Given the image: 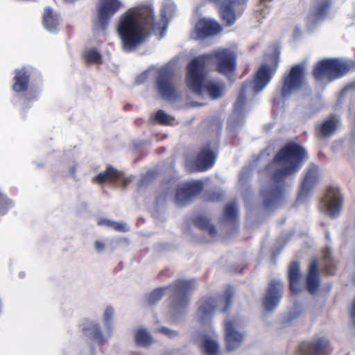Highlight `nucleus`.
<instances>
[{
  "label": "nucleus",
  "instance_id": "nucleus-41",
  "mask_svg": "<svg viewBox=\"0 0 355 355\" xmlns=\"http://www.w3.org/2000/svg\"><path fill=\"white\" fill-rule=\"evenodd\" d=\"M119 241H124L125 243H127V240L125 239H119Z\"/></svg>",
  "mask_w": 355,
  "mask_h": 355
},
{
  "label": "nucleus",
  "instance_id": "nucleus-39",
  "mask_svg": "<svg viewBox=\"0 0 355 355\" xmlns=\"http://www.w3.org/2000/svg\"><path fill=\"white\" fill-rule=\"evenodd\" d=\"M221 195L219 193H214L212 196L209 197L210 200L211 201H217L220 200Z\"/></svg>",
  "mask_w": 355,
  "mask_h": 355
},
{
  "label": "nucleus",
  "instance_id": "nucleus-25",
  "mask_svg": "<svg viewBox=\"0 0 355 355\" xmlns=\"http://www.w3.org/2000/svg\"><path fill=\"white\" fill-rule=\"evenodd\" d=\"M43 25L50 32L54 31L59 24V15L51 8H46L43 15Z\"/></svg>",
  "mask_w": 355,
  "mask_h": 355
},
{
  "label": "nucleus",
  "instance_id": "nucleus-11",
  "mask_svg": "<svg viewBox=\"0 0 355 355\" xmlns=\"http://www.w3.org/2000/svg\"><path fill=\"white\" fill-rule=\"evenodd\" d=\"M121 6L119 0H100L98 13L94 21V27L97 30H103L108 20L116 12Z\"/></svg>",
  "mask_w": 355,
  "mask_h": 355
},
{
  "label": "nucleus",
  "instance_id": "nucleus-34",
  "mask_svg": "<svg viewBox=\"0 0 355 355\" xmlns=\"http://www.w3.org/2000/svg\"><path fill=\"white\" fill-rule=\"evenodd\" d=\"M237 215L236 207L234 204L231 203L226 205L225 208V216L227 219L232 220L236 218Z\"/></svg>",
  "mask_w": 355,
  "mask_h": 355
},
{
  "label": "nucleus",
  "instance_id": "nucleus-32",
  "mask_svg": "<svg viewBox=\"0 0 355 355\" xmlns=\"http://www.w3.org/2000/svg\"><path fill=\"white\" fill-rule=\"evenodd\" d=\"M155 331L160 333L168 338H174L178 336L179 332L173 329H170L166 327H158L155 329Z\"/></svg>",
  "mask_w": 355,
  "mask_h": 355
},
{
  "label": "nucleus",
  "instance_id": "nucleus-19",
  "mask_svg": "<svg viewBox=\"0 0 355 355\" xmlns=\"http://www.w3.org/2000/svg\"><path fill=\"white\" fill-rule=\"evenodd\" d=\"M214 153L207 148H205L198 155L196 160V166L199 171H205L211 167L215 162Z\"/></svg>",
  "mask_w": 355,
  "mask_h": 355
},
{
  "label": "nucleus",
  "instance_id": "nucleus-36",
  "mask_svg": "<svg viewBox=\"0 0 355 355\" xmlns=\"http://www.w3.org/2000/svg\"><path fill=\"white\" fill-rule=\"evenodd\" d=\"M112 228L119 232H127L130 231V227L126 223L123 221L114 220Z\"/></svg>",
  "mask_w": 355,
  "mask_h": 355
},
{
  "label": "nucleus",
  "instance_id": "nucleus-6",
  "mask_svg": "<svg viewBox=\"0 0 355 355\" xmlns=\"http://www.w3.org/2000/svg\"><path fill=\"white\" fill-rule=\"evenodd\" d=\"M355 69L354 61L340 59H324L315 67L313 75L318 80L331 81L344 76L347 71Z\"/></svg>",
  "mask_w": 355,
  "mask_h": 355
},
{
  "label": "nucleus",
  "instance_id": "nucleus-23",
  "mask_svg": "<svg viewBox=\"0 0 355 355\" xmlns=\"http://www.w3.org/2000/svg\"><path fill=\"white\" fill-rule=\"evenodd\" d=\"M84 334L92 340L101 343L103 340L99 324L92 320L87 321L83 329Z\"/></svg>",
  "mask_w": 355,
  "mask_h": 355
},
{
  "label": "nucleus",
  "instance_id": "nucleus-15",
  "mask_svg": "<svg viewBox=\"0 0 355 355\" xmlns=\"http://www.w3.org/2000/svg\"><path fill=\"white\" fill-rule=\"evenodd\" d=\"M132 176H125L121 172L113 167L109 166L105 171L96 175L94 180L98 183H104L108 181L116 183L120 180L121 182V187L125 188L132 181Z\"/></svg>",
  "mask_w": 355,
  "mask_h": 355
},
{
  "label": "nucleus",
  "instance_id": "nucleus-8",
  "mask_svg": "<svg viewBox=\"0 0 355 355\" xmlns=\"http://www.w3.org/2000/svg\"><path fill=\"white\" fill-rule=\"evenodd\" d=\"M243 324V322L237 318L225 320V340L229 352L235 350L242 345L245 338V334L242 331Z\"/></svg>",
  "mask_w": 355,
  "mask_h": 355
},
{
  "label": "nucleus",
  "instance_id": "nucleus-2",
  "mask_svg": "<svg viewBox=\"0 0 355 355\" xmlns=\"http://www.w3.org/2000/svg\"><path fill=\"white\" fill-rule=\"evenodd\" d=\"M153 10L150 6H140L128 10L120 19L118 33L123 47L126 51H132L148 38L150 30L159 32V39L165 35L166 30V13L162 11V24H153Z\"/></svg>",
  "mask_w": 355,
  "mask_h": 355
},
{
  "label": "nucleus",
  "instance_id": "nucleus-24",
  "mask_svg": "<svg viewBox=\"0 0 355 355\" xmlns=\"http://www.w3.org/2000/svg\"><path fill=\"white\" fill-rule=\"evenodd\" d=\"M318 173L317 166L310 165L309 166L302 182V190L303 192L309 191L313 188L318 178Z\"/></svg>",
  "mask_w": 355,
  "mask_h": 355
},
{
  "label": "nucleus",
  "instance_id": "nucleus-27",
  "mask_svg": "<svg viewBox=\"0 0 355 355\" xmlns=\"http://www.w3.org/2000/svg\"><path fill=\"white\" fill-rule=\"evenodd\" d=\"M29 75L25 71L24 69L16 71L14 77L13 89L17 92H24L27 89L28 85Z\"/></svg>",
  "mask_w": 355,
  "mask_h": 355
},
{
  "label": "nucleus",
  "instance_id": "nucleus-35",
  "mask_svg": "<svg viewBox=\"0 0 355 355\" xmlns=\"http://www.w3.org/2000/svg\"><path fill=\"white\" fill-rule=\"evenodd\" d=\"M114 314V310L112 307H107L103 313V320L105 326L110 330L111 326V320Z\"/></svg>",
  "mask_w": 355,
  "mask_h": 355
},
{
  "label": "nucleus",
  "instance_id": "nucleus-22",
  "mask_svg": "<svg viewBox=\"0 0 355 355\" xmlns=\"http://www.w3.org/2000/svg\"><path fill=\"white\" fill-rule=\"evenodd\" d=\"M329 1L327 0L322 1L318 3L315 7L311 10L309 15L307 17V21L310 25L320 21L327 14L329 8Z\"/></svg>",
  "mask_w": 355,
  "mask_h": 355
},
{
  "label": "nucleus",
  "instance_id": "nucleus-28",
  "mask_svg": "<svg viewBox=\"0 0 355 355\" xmlns=\"http://www.w3.org/2000/svg\"><path fill=\"white\" fill-rule=\"evenodd\" d=\"M135 339L139 346L146 347L152 343V338L146 329H139L135 332Z\"/></svg>",
  "mask_w": 355,
  "mask_h": 355
},
{
  "label": "nucleus",
  "instance_id": "nucleus-21",
  "mask_svg": "<svg viewBox=\"0 0 355 355\" xmlns=\"http://www.w3.org/2000/svg\"><path fill=\"white\" fill-rule=\"evenodd\" d=\"M290 288L293 293L300 291V281L301 279V272L300 265L297 262H292L288 268V271Z\"/></svg>",
  "mask_w": 355,
  "mask_h": 355
},
{
  "label": "nucleus",
  "instance_id": "nucleus-14",
  "mask_svg": "<svg viewBox=\"0 0 355 355\" xmlns=\"http://www.w3.org/2000/svg\"><path fill=\"white\" fill-rule=\"evenodd\" d=\"M283 284L278 279L271 280L263 298V306L266 311H272L279 304L282 298Z\"/></svg>",
  "mask_w": 355,
  "mask_h": 355
},
{
  "label": "nucleus",
  "instance_id": "nucleus-40",
  "mask_svg": "<svg viewBox=\"0 0 355 355\" xmlns=\"http://www.w3.org/2000/svg\"><path fill=\"white\" fill-rule=\"evenodd\" d=\"M192 340L193 342H196V343L199 342V339H198L197 335H193L192 337Z\"/></svg>",
  "mask_w": 355,
  "mask_h": 355
},
{
  "label": "nucleus",
  "instance_id": "nucleus-1",
  "mask_svg": "<svg viewBox=\"0 0 355 355\" xmlns=\"http://www.w3.org/2000/svg\"><path fill=\"white\" fill-rule=\"evenodd\" d=\"M211 62L216 63L220 73H227L235 69L236 53L230 49H223L195 58L188 67L187 85L198 95L218 99L223 95L225 87L222 83L210 79L207 76L205 67Z\"/></svg>",
  "mask_w": 355,
  "mask_h": 355
},
{
  "label": "nucleus",
  "instance_id": "nucleus-10",
  "mask_svg": "<svg viewBox=\"0 0 355 355\" xmlns=\"http://www.w3.org/2000/svg\"><path fill=\"white\" fill-rule=\"evenodd\" d=\"M156 86L162 98L168 101L176 100L178 95L173 83L172 73L168 69H163L159 71Z\"/></svg>",
  "mask_w": 355,
  "mask_h": 355
},
{
  "label": "nucleus",
  "instance_id": "nucleus-5",
  "mask_svg": "<svg viewBox=\"0 0 355 355\" xmlns=\"http://www.w3.org/2000/svg\"><path fill=\"white\" fill-rule=\"evenodd\" d=\"M277 63L274 67L263 64L251 82L245 83L242 87L240 94L235 103L234 114L239 115L245 105L246 96L250 93L257 94L262 91L270 80L271 74L274 72Z\"/></svg>",
  "mask_w": 355,
  "mask_h": 355
},
{
  "label": "nucleus",
  "instance_id": "nucleus-9",
  "mask_svg": "<svg viewBox=\"0 0 355 355\" xmlns=\"http://www.w3.org/2000/svg\"><path fill=\"white\" fill-rule=\"evenodd\" d=\"M304 67L302 64L293 66L285 75L282 89L283 97L300 89L304 84Z\"/></svg>",
  "mask_w": 355,
  "mask_h": 355
},
{
  "label": "nucleus",
  "instance_id": "nucleus-3",
  "mask_svg": "<svg viewBox=\"0 0 355 355\" xmlns=\"http://www.w3.org/2000/svg\"><path fill=\"white\" fill-rule=\"evenodd\" d=\"M196 288L194 279H178L168 287L155 289L148 300V304L152 305L159 301L166 293H171L173 300L171 305V313L178 320L187 309L189 303V294Z\"/></svg>",
  "mask_w": 355,
  "mask_h": 355
},
{
  "label": "nucleus",
  "instance_id": "nucleus-38",
  "mask_svg": "<svg viewBox=\"0 0 355 355\" xmlns=\"http://www.w3.org/2000/svg\"><path fill=\"white\" fill-rule=\"evenodd\" d=\"M94 248L98 252L102 253L105 250V245L102 241H96L94 242Z\"/></svg>",
  "mask_w": 355,
  "mask_h": 355
},
{
  "label": "nucleus",
  "instance_id": "nucleus-20",
  "mask_svg": "<svg viewBox=\"0 0 355 355\" xmlns=\"http://www.w3.org/2000/svg\"><path fill=\"white\" fill-rule=\"evenodd\" d=\"M306 285L309 291L312 294L316 292L319 286V272L316 261H313L309 265Z\"/></svg>",
  "mask_w": 355,
  "mask_h": 355
},
{
  "label": "nucleus",
  "instance_id": "nucleus-29",
  "mask_svg": "<svg viewBox=\"0 0 355 355\" xmlns=\"http://www.w3.org/2000/svg\"><path fill=\"white\" fill-rule=\"evenodd\" d=\"M196 224L198 227L206 231L209 235L212 236L216 235V227L212 224L210 223L209 220L206 216H198L196 218Z\"/></svg>",
  "mask_w": 355,
  "mask_h": 355
},
{
  "label": "nucleus",
  "instance_id": "nucleus-17",
  "mask_svg": "<svg viewBox=\"0 0 355 355\" xmlns=\"http://www.w3.org/2000/svg\"><path fill=\"white\" fill-rule=\"evenodd\" d=\"M200 346L204 355H222L219 343L212 336H203Z\"/></svg>",
  "mask_w": 355,
  "mask_h": 355
},
{
  "label": "nucleus",
  "instance_id": "nucleus-31",
  "mask_svg": "<svg viewBox=\"0 0 355 355\" xmlns=\"http://www.w3.org/2000/svg\"><path fill=\"white\" fill-rule=\"evenodd\" d=\"M282 189L277 187L272 192L268 195V198L266 202V206L270 207L273 202L279 201L282 196Z\"/></svg>",
  "mask_w": 355,
  "mask_h": 355
},
{
  "label": "nucleus",
  "instance_id": "nucleus-12",
  "mask_svg": "<svg viewBox=\"0 0 355 355\" xmlns=\"http://www.w3.org/2000/svg\"><path fill=\"white\" fill-rule=\"evenodd\" d=\"M203 189L202 183L200 181L182 183L177 189L175 203L182 206L189 203L191 199L200 194Z\"/></svg>",
  "mask_w": 355,
  "mask_h": 355
},
{
  "label": "nucleus",
  "instance_id": "nucleus-4",
  "mask_svg": "<svg viewBox=\"0 0 355 355\" xmlns=\"http://www.w3.org/2000/svg\"><path fill=\"white\" fill-rule=\"evenodd\" d=\"M307 157L306 152L302 146L293 143L286 145L277 153L271 164V168L275 169L272 175L274 181L280 182L298 171Z\"/></svg>",
  "mask_w": 355,
  "mask_h": 355
},
{
  "label": "nucleus",
  "instance_id": "nucleus-16",
  "mask_svg": "<svg viewBox=\"0 0 355 355\" xmlns=\"http://www.w3.org/2000/svg\"><path fill=\"white\" fill-rule=\"evenodd\" d=\"M199 37H205L217 34L221 31L220 26L210 19H202L196 24Z\"/></svg>",
  "mask_w": 355,
  "mask_h": 355
},
{
  "label": "nucleus",
  "instance_id": "nucleus-26",
  "mask_svg": "<svg viewBox=\"0 0 355 355\" xmlns=\"http://www.w3.org/2000/svg\"><path fill=\"white\" fill-rule=\"evenodd\" d=\"M340 125V119L336 116H330L326 119L320 128V135L322 137L332 135L336 128Z\"/></svg>",
  "mask_w": 355,
  "mask_h": 355
},
{
  "label": "nucleus",
  "instance_id": "nucleus-42",
  "mask_svg": "<svg viewBox=\"0 0 355 355\" xmlns=\"http://www.w3.org/2000/svg\"><path fill=\"white\" fill-rule=\"evenodd\" d=\"M203 105L202 103H200V104H197L196 105Z\"/></svg>",
  "mask_w": 355,
  "mask_h": 355
},
{
  "label": "nucleus",
  "instance_id": "nucleus-18",
  "mask_svg": "<svg viewBox=\"0 0 355 355\" xmlns=\"http://www.w3.org/2000/svg\"><path fill=\"white\" fill-rule=\"evenodd\" d=\"M328 341L319 338L311 343H306L300 347L301 355H321L327 347Z\"/></svg>",
  "mask_w": 355,
  "mask_h": 355
},
{
  "label": "nucleus",
  "instance_id": "nucleus-30",
  "mask_svg": "<svg viewBox=\"0 0 355 355\" xmlns=\"http://www.w3.org/2000/svg\"><path fill=\"white\" fill-rule=\"evenodd\" d=\"M155 119L164 125H172L174 123L175 119L162 110H159L155 115Z\"/></svg>",
  "mask_w": 355,
  "mask_h": 355
},
{
  "label": "nucleus",
  "instance_id": "nucleus-33",
  "mask_svg": "<svg viewBox=\"0 0 355 355\" xmlns=\"http://www.w3.org/2000/svg\"><path fill=\"white\" fill-rule=\"evenodd\" d=\"M85 58L88 62L100 63L101 62V54L95 49H90L85 53Z\"/></svg>",
  "mask_w": 355,
  "mask_h": 355
},
{
  "label": "nucleus",
  "instance_id": "nucleus-13",
  "mask_svg": "<svg viewBox=\"0 0 355 355\" xmlns=\"http://www.w3.org/2000/svg\"><path fill=\"white\" fill-rule=\"evenodd\" d=\"M342 207V196L340 190L336 188L328 189L325 198L322 202V209L331 217L338 216Z\"/></svg>",
  "mask_w": 355,
  "mask_h": 355
},
{
  "label": "nucleus",
  "instance_id": "nucleus-37",
  "mask_svg": "<svg viewBox=\"0 0 355 355\" xmlns=\"http://www.w3.org/2000/svg\"><path fill=\"white\" fill-rule=\"evenodd\" d=\"M113 222L114 220L105 218H101L98 220L97 224L100 226H105L107 227L112 228Z\"/></svg>",
  "mask_w": 355,
  "mask_h": 355
},
{
  "label": "nucleus",
  "instance_id": "nucleus-7",
  "mask_svg": "<svg viewBox=\"0 0 355 355\" xmlns=\"http://www.w3.org/2000/svg\"><path fill=\"white\" fill-rule=\"evenodd\" d=\"M232 301V295L227 291L224 295L218 298L202 299L198 304L196 318L200 323L209 320L213 315L215 310L220 309L222 312L227 311Z\"/></svg>",
  "mask_w": 355,
  "mask_h": 355
}]
</instances>
